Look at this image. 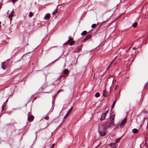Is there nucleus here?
I'll return each mask as SVG.
<instances>
[{"mask_svg":"<svg viewBox=\"0 0 148 148\" xmlns=\"http://www.w3.org/2000/svg\"><path fill=\"white\" fill-rule=\"evenodd\" d=\"M113 126V125L112 123L108 122L105 123L103 126L104 129L109 127H112Z\"/></svg>","mask_w":148,"mask_h":148,"instance_id":"nucleus-1","label":"nucleus"},{"mask_svg":"<svg viewBox=\"0 0 148 148\" xmlns=\"http://www.w3.org/2000/svg\"><path fill=\"white\" fill-rule=\"evenodd\" d=\"M114 114L112 113L111 114L110 118V120L112 123H114Z\"/></svg>","mask_w":148,"mask_h":148,"instance_id":"nucleus-2","label":"nucleus"},{"mask_svg":"<svg viewBox=\"0 0 148 148\" xmlns=\"http://www.w3.org/2000/svg\"><path fill=\"white\" fill-rule=\"evenodd\" d=\"M126 122V119H124L120 124V127L121 128L123 127Z\"/></svg>","mask_w":148,"mask_h":148,"instance_id":"nucleus-3","label":"nucleus"},{"mask_svg":"<svg viewBox=\"0 0 148 148\" xmlns=\"http://www.w3.org/2000/svg\"><path fill=\"white\" fill-rule=\"evenodd\" d=\"M73 107H71L70 109L69 110L68 112L66 114V115L64 116V119H65L68 116V115L71 113V111L73 109Z\"/></svg>","mask_w":148,"mask_h":148,"instance_id":"nucleus-4","label":"nucleus"},{"mask_svg":"<svg viewBox=\"0 0 148 148\" xmlns=\"http://www.w3.org/2000/svg\"><path fill=\"white\" fill-rule=\"evenodd\" d=\"M99 133L100 136H104L106 135V132L105 131H99Z\"/></svg>","mask_w":148,"mask_h":148,"instance_id":"nucleus-5","label":"nucleus"},{"mask_svg":"<svg viewBox=\"0 0 148 148\" xmlns=\"http://www.w3.org/2000/svg\"><path fill=\"white\" fill-rule=\"evenodd\" d=\"M92 34L91 33H90L88 34L86 38L84 39V40H86L90 38L91 37Z\"/></svg>","mask_w":148,"mask_h":148,"instance_id":"nucleus-6","label":"nucleus"},{"mask_svg":"<svg viewBox=\"0 0 148 148\" xmlns=\"http://www.w3.org/2000/svg\"><path fill=\"white\" fill-rule=\"evenodd\" d=\"M50 17V14H47L45 16V19L46 20H49Z\"/></svg>","mask_w":148,"mask_h":148,"instance_id":"nucleus-7","label":"nucleus"},{"mask_svg":"<svg viewBox=\"0 0 148 148\" xmlns=\"http://www.w3.org/2000/svg\"><path fill=\"white\" fill-rule=\"evenodd\" d=\"M109 145L111 147L113 148H115L117 146V145L114 143H111Z\"/></svg>","mask_w":148,"mask_h":148,"instance_id":"nucleus-8","label":"nucleus"},{"mask_svg":"<svg viewBox=\"0 0 148 148\" xmlns=\"http://www.w3.org/2000/svg\"><path fill=\"white\" fill-rule=\"evenodd\" d=\"M14 13V11L13 10H12L11 13V14H10V15H9V18L11 20L12 19V16H13V14Z\"/></svg>","mask_w":148,"mask_h":148,"instance_id":"nucleus-9","label":"nucleus"},{"mask_svg":"<svg viewBox=\"0 0 148 148\" xmlns=\"http://www.w3.org/2000/svg\"><path fill=\"white\" fill-rule=\"evenodd\" d=\"M106 115L105 114H103L101 116V118L100 120H102L105 119Z\"/></svg>","mask_w":148,"mask_h":148,"instance_id":"nucleus-10","label":"nucleus"},{"mask_svg":"<svg viewBox=\"0 0 148 148\" xmlns=\"http://www.w3.org/2000/svg\"><path fill=\"white\" fill-rule=\"evenodd\" d=\"M33 119V116H31L28 117V120L29 121H32Z\"/></svg>","mask_w":148,"mask_h":148,"instance_id":"nucleus-11","label":"nucleus"},{"mask_svg":"<svg viewBox=\"0 0 148 148\" xmlns=\"http://www.w3.org/2000/svg\"><path fill=\"white\" fill-rule=\"evenodd\" d=\"M108 92L105 90H104L103 93V95L104 97H106L107 96Z\"/></svg>","mask_w":148,"mask_h":148,"instance_id":"nucleus-12","label":"nucleus"},{"mask_svg":"<svg viewBox=\"0 0 148 148\" xmlns=\"http://www.w3.org/2000/svg\"><path fill=\"white\" fill-rule=\"evenodd\" d=\"M87 32L86 31H84L81 34V35L82 36H84L86 34Z\"/></svg>","mask_w":148,"mask_h":148,"instance_id":"nucleus-13","label":"nucleus"},{"mask_svg":"<svg viewBox=\"0 0 148 148\" xmlns=\"http://www.w3.org/2000/svg\"><path fill=\"white\" fill-rule=\"evenodd\" d=\"M137 25L138 23L137 22H135L133 24H132V26H133L135 28L137 26Z\"/></svg>","mask_w":148,"mask_h":148,"instance_id":"nucleus-14","label":"nucleus"},{"mask_svg":"<svg viewBox=\"0 0 148 148\" xmlns=\"http://www.w3.org/2000/svg\"><path fill=\"white\" fill-rule=\"evenodd\" d=\"M58 7H57L56 9L53 12V15H54L56 13H57V11H58Z\"/></svg>","mask_w":148,"mask_h":148,"instance_id":"nucleus-15","label":"nucleus"},{"mask_svg":"<svg viewBox=\"0 0 148 148\" xmlns=\"http://www.w3.org/2000/svg\"><path fill=\"white\" fill-rule=\"evenodd\" d=\"M132 131L134 134H136L138 130L137 129L135 128L132 130Z\"/></svg>","mask_w":148,"mask_h":148,"instance_id":"nucleus-16","label":"nucleus"},{"mask_svg":"<svg viewBox=\"0 0 148 148\" xmlns=\"http://www.w3.org/2000/svg\"><path fill=\"white\" fill-rule=\"evenodd\" d=\"M116 100H115L114 101V102L112 106V108H114V107L115 105V103H116Z\"/></svg>","mask_w":148,"mask_h":148,"instance_id":"nucleus-17","label":"nucleus"},{"mask_svg":"<svg viewBox=\"0 0 148 148\" xmlns=\"http://www.w3.org/2000/svg\"><path fill=\"white\" fill-rule=\"evenodd\" d=\"M95 96L96 97H99L100 96V94L99 92H97L95 95Z\"/></svg>","mask_w":148,"mask_h":148,"instance_id":"nucleus-18","label":"nucleus"},{"mask_svg":"<svg viewBox=\"0 0 148 148\" xmlns=\"http://www.w3.org/2000/svg\"><path fill=\"white\" fill-rule=\"evenodd\" d=\"M68 72V71L66 69H65L64 71V73L65 74H67Z\"/></svg>","mask_w":148,"mask_h":148,"instance_id":"nucleus-19","label":"nucleus"},{"mask_svg":"<svg viewBox=\"0 0 148 148\" xmlns=\"http://www.w3.org/2000/svg\"><path fill=\"white\" fill-rule=\"evenodd\" d=\"M33 15V13L31 12H29V16L30 17H32Z\"/></svg>","mask_w":148,"mask_h":148,"instance_id":"nucleus-20","label":"nucleus"},{"mask_svg":"<svg viewBox=\"0 0 148 148\" xmlns=\"http://www.w3.org/2000/svg\"><path fill=\"white\" fill-rule=\"evenodd\" d=\"M74 43L75 42L74 41H73L70 42V43L69 44V45H73L74 44Z\"/></svg>","mask_w":148,"mask_h":148,"instance_id":"nucleus-21","label":"nucleus"},{"mask_svg":"<svg viewBox=\"0 0 148 148\" xmlns=\"http://www.w3.org/2000/svg\"><path fill=\"white\" fill-rule=\"evenodd\" d=\"M121 139V138H119L116 139V143L119 142V141H120V140Z\"/></svg>","mask_w":148,"mask_h":148,"instance_id":"nucleus-22","label":"nucleus"},{"mask_svg":"<svg viewBox=\"0 0 148 148\" xmlns=\"http://www.w3.org/2000/svg\"><path fill=\"white\" fill-rule=\"evenodd\" d=\"M96 25L95 24H93L91 26V27L92 28H94L96 27Z\"/></svg>","mask_w":148,"mask_h":148,"instance_id":"nucleus-23","label":"nucleus"},{"mask_svg":"<svg viewBox=\"0 0 148 148\" xmlns=\"http://www.w3.org/2000/svg\"><path fill=\"white\" fill-rule=\"evenodd\" d=\"M69 40L68 41H67V42H70V40H72V38H71V36H70L69 37Z\"/></svg>","mask_w":148,"mask_h":148,"instance_id":"nucleus-24","label":"nucleus"},{"mask_svg":"<svg viewBox=\"0 0 148 148\" xmlns=\"http://www.w3.org/2000/svg\"><path fill=\"white\" fill-rule=\"evenodd\" d=\"M114 61L113 60H112L111 62V63H110V64L108 66V67L107 68V69H108L109 67V66L112 64V63H113V62Z\"/></svg>","mask_w":148,"mask_h":148,"instance_id":"nucleus-25","label":"nucleus"},{"mask_svg":"<svg viewBox=\"0 0 148 148\" xmlns=\"http://www.w3.org/2000/svg\"><path fill=\"white\" fill-rule=\"evenodd\" d=\"M44 118H45V119L46 120H48V119H49V116H46V117H45Z\"/></svg>","mask_w":148,"mask_h":148,"instance_id":"nucleus-26","label":"nucleus"},{"mask_svg":"<svg viewBox=\"0 0 148 148\" xmlns=\"http://www.w3.org/2000/svg\"><path fill=\"white\" fill-rule=\"evenodd\" d=\"M108 110H107V111H106L104 113H103V114H105V115H106L108 113Z\"/></svg>","mask_w":148,"mask_h":148,"instance_id":"nucleus-27","label":"nucleus"},{"mask_svg":"<svg viewBox=\"0 0 148 148\" xmlns=\"http://www.w3.org/2000/svg\"><path fill=\"white\" fill-rule=\"evenodd\" d=\"M2 68L3 69H5V67L3 65H2L1 66Z\"/></svg>","mask_w":148,"mask_h":148,"instance_id":"nucleus-28","label":"nucleus"},{"mask_svg":"<svg viewBox=\"0 0 148 148\" xmlns=\"http://www.w3.org/2000/svg\"><path fill=\"white\" fill-rule=\"evenodd\" d=\"M16 0H12V2L14 3V2H15Z\"/></svg>","mask_w":148,"mask_h":148,"instance_id":"nucleus-29","label":"nucleus"},{"mask_svg":"<svg viewBox=\"0 0 148 148\" xmlns=\"http://www.w3.org/2000/svg\"><path fill=\"white\" fill-rule=\"evenodd\" d=\"M54 144H54H54H53L52 145V146H51V147H53V148H54Z\"/></svg>","mask_w":148,"mask_h":148,"instance_id":"nucleus-30","label":"nucleus"},{"mask_svg":"<svg viewBox=\"0 0 148 148\" xmlns=\"http://www.w3.org/2000/svg\"><path fill=\"white\" fill-rule=\"evenodd\" d=\"M113 108H112V107H111V108L110 110V111H112Z\"/></svg>","mask_w":148,"mask_h":148,"instance_id":"nucleus-31","label":"nucleus"},{"mask_svg":"<svg viewBox=\"0 0 148 148\" xmlns=\"http://www.w3.org/2000/svg\"><path fill=\"white\" fill-rule=\"evenodd\" d=\"M117 58V56L115 57L114 59L113 60V61H114L116 58Z\"/></svg>","mask_w":148,"mask_h":148,"instance_id":"nucleus-32","label":"nucleus"},{"mask_svg":"<svg viewBox=\"0 0 148 148\" xmlns=\"http://www.w3.org/2000/svg\"><path fill=\"white\" fill-rule=\"evenodd\" d=\"M136 49V48L135 47H134L132 48L134 50L135 49Z\"/></svg>","mask_w":148,"mask_h":148,"instance_id":"nucleus-33","label":"nucleus"},{"mask_svg":"<svg viewBox=\"0 0 148 148\" xmlns=\"http://www.w3.org/2000/svg\"><path fill=\"white\" fill-rule=\"evenodd\" d=\"M100 143L99 144H98L97 146L96 147H98L100 145Z\"/></svg>","mask_w":148,"mask_h":148,"instance_id":"nucleus-34","label":"nucleus"},{"mask_svg":"<svg viewBox=\"0 0 148 148\" xmlns=\"http://www.w3.org/2000/svg\"><path fill=\"white\" fill-rule=\"evenodd\" d=\"M145 117L144 118V119H143V121L145 120Z\"/></svg>","mask_w":148,"mask_h":148,"instance_id":"nucleus-35","label":"nucleus"},{"mask_svg":"<svg viewBox=\"0 0 148 148\" xmlns=\"http://www.w3.org/2000/svg\"><path fill=\"white\" fill-rule=\"evenodd\" d=\"M2 109L3 110V106H2Z\"/></svg>","mask_w":148,"mask_h":148,"instance_id":"nucleus-36","label":"nucleus"},{"mask_svg":"<svg viewBox=\"0 0 148 148\" xmlns=\"http://www.w3.org/2000/svg\"><path fill=\"white\" fill-rule=\"evenodd\" d=\"M1 22H0V27H1Z\"/></svg>","mask_w":148,"mask_h":148,"instance_id":"nucleus-37","label":"nucleus"},{"mask_svg":"<svg viewBox=\"0 0 148 148\" xmlns=\"http://www.w3.org/2000/svg\"><path fill=\"white\" fill-rule=\"evenodd\" d=\"M56 47L57 46H56L53 47Z\"/></svg>","mask_w":148,"mask_h":148,"instance_id":"nucleus-38","label":"nucleus"},{"mask_svg":"<svg viewBox=\"0 0 148 148\" xmlns=\"http://www.w3.org/2000/svg\"><path fill=\"white\" fill-rule=\"evenodd\" d=\"M8 99H7V100L5 102L7 101H8Z\"/></svg>","mask_w":148,"mask_h":148,"instance_id":"nucleus-39","label":"nucleus"},{"mask_svg":"<svg viewBox=\"0 0 148 148\" xmlns=\"http://www.w3.org/2000/svg\"><path fill=\"white\" fill-rule=\"evenodd\" d=\"M133 60H134L133 59L132 60V61H131V62H133Z\"/></svg>","mask_w":148,"mask_h":148,"instance_id":"nucleus-40","label":"nucleus"},{"mask_svg":"<svg viewBox=\"0 0 148 148\" xmlns=\"http://www.w3.org/2000/svg\"><path fill=\"white\" fill-rule=\"evenodd\" d=\"M50 148H54L53 147H51Z\"/></svg>","mask_w":148,"mask_h":148,"instance_id":"nucleus-41","label":"nucleus"},{"mask_svg":"<svg viewBox=\"0 0 148 148\" xmlns=\"http://www.w3.org/2000/svg\"><path fill=\"white\" fill-rule=\"evenodd\" d=\"M147 125H148V119Z\"/></svg>","mask_w":148,"mask_h":148,"instance_id":"nucleus-42","label":"nucleus"},{"mask_svg":"<svg viewBox=\"0 0 148 148\" xmlns=\"http://www.w3.org/2000/svg\"><path fill=\"white\" fill-rule=\"evenodd\" d=\"M119 59L120 60L121 59V58H119Z\"/></svg>","mask_w":148,"mask_h":148,"instance_id":"nucleus-43","label":"nucleus"}]
</instances>
